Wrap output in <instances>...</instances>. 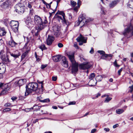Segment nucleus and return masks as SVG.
<instances>
[{"label": "nucleus", "instance_id": "nucleus-1", "mask_svg": "<svg viewBox=\"0 0 133 133\" xmlns=\"http://www.w3.org/2000/svg\"><path fill=\"white\" fill-rule=\"evenodd\" d=\"M38 85L36 83H30L26 87V90L25 92V96H27L29 94H32V92L35 91L37 93H41V91H39Z\"/></svg>", "mask_w": 133, "mask_h": 133}, {"label": "nucleus", "instance_id": "nucleus-2", "mask_svg": "<svg viewBox=\"0 0 133 133\" xmlns=\"http://www.w3.org/2000/svg\"><path fill=\"white\" fill-rule=\"evenodd\" d=\"M66 54L72 64V72L74 73L76 72L78 70V64L75 59L74 53L68 52L66 53Z\"/></svg>", "mask_w": 133, "mask_h": 133}, {"label": "nucleus", "instance_id": "nucleus-3", "mask_svg": "<svg viewBox=\"0 0 133 133\" xmlns=\"http://www.w3.org/2000/svg\"><path fill=\"white\" fill-rule=\"evenodd\" d=\"M93 19L88 17L85 14H82L78 18V24L81 28L87 24L90 21L93 20Z\"/></svg>", "mask_w": 133, "mask_h": 133}, {"label": "nucleus", "instance_id": "nucleus-4", "mask_svg": "<svg viewBox=\"0 0 133 133\" xmlns=\"http://www.w3.org/2000/svg\"><path fill=\"white\" fill-rule=\"evenodd\" d=\"M35 24L36 25V28L37 29L41 30L43 29L45 26V22H43L41 18L37 15L35 16L34 19Z\"/></svg>", "mask_w": 133, "mask_h": 133}, {"label": "nucleus", "instance_id": "nucleus-5", "mask_svg": "<svg viewBox=\"0 0 133 133\" xmlns=\"http://www.w3.org/2000/svg\"><path fill=\"white\" fill-rule=\"evenodd\" d=\"M132 31L131 35L133 36V26L130 23L127 26V27L124 29L123 34L125 36L127 37V38L129 37L130 36L129 34Z\"/></svg>", "mask_w": 133, "mask_h": 133}, {"label": "nucleus", "instance_id": "nucleus-6", "mask_svg": "<svg viewBox=\"0 0 133 133\" xmlns=\"http://www.w3.org/2000/svg\"><path fill=\"white\" fill-rule=\"evenodd\" d=\"M87 37L83 36L81 34L77 37L76 39L77 41L79 42V45H82L83 43H86L87 42Z\"/></svg>", "mask_w": 133, "mask_h": 133}, {"label": "nucleus", "instance_id": "nucleus-7", "mask_svg": "<svg viewBox=\"0 0 133 133\" xmlns=\"http://www.w3.org/2000/svg\"><path fill=\"white\" fill-rule=\"evenodd\" d=\"M24 7L21 3L16 4L15 6V10L16 12L20 14L24 12Z\"/></svg>", "mask_w": 133, "mask_h": 133}, {"label": "nucleus", "instance_id": "nucleus-8", "mask_svg": "<svg viewBox=\"0 0 133 133\" xmlns=\"http://www.w3.org/2000/svg\"><path fill=\"white\" fill-rule=\"evenodd\" d=\"M91 65L90 64L89 62H87L81 64H80L78 65L79 68L81 69H88L91 66Z\"/></svg>", "mask_w": 133, "mask_h": 133}, {"label": "nucleus", "instance_id": "nucleus-9", "mask_svg": "<svg viewBox=\"0 0 133 133\" xmlns=\"http://www.w3.org/2000/svg\"><path fill=\"white\" fill-rule=\"evenodd\" d=\"M53 30L54 32V35L56 37H59L61 35V32L59 31V27L56 26H54L53 27Z\"/></svg>", "mask_w": 133, "mask_h": 133}, {"label": "nucleus", "instance_id": "nucleus-10", "mask_svg": "<svg viewBox=\"0 0 133 133\" xmlns=\"http://www.w3.org/2000/svg\"><path fill=\"white\" fill-rule=\"evenodd\" d=\"M4 51L3 50H2L0 54L1 55V59L4 62H9V59L7 57H6L4 54Z\"/></svg>", "mask_w": 133, "mask_h": 133}, {"label": "nucleus", "instance_id": "nucleus-11", "mask_svg": "<svg viewBox=\"0 0 133 133\" xmlns=\"http://www.w3.org/2000/svg\"><path fill=\"white\" fill-rule=\"evenodd\" d=\"M54 40V37L48 35L46 40V44L48 45H51Z\"/></svg>", "mask_w": 133, "mask_h": 133}, {"label": "nucleus", "instance_id": "nucleus-12", "mask_svg": "<svg viewBox=\"0 0 133 133\" xmlns=\"http://www.w3.org/2000/svg\"><path fill=\"white\" fill-rule=\"evenodd\" d=\"M26 82V79H20L15 82L14 84L16 85L18 84L19 87L22 86Z\"/></svg>", "mask_w": 133, "mask_h": 133}, {"label": "nucleus", "instance_id": "nucleus-13", "mask_svg": "<svg viewBox=\"0 0 133 133\" xmlns=\"http://www.w3.org/2000/svg\"><path fill=\"white\" fill-rule=\"evenodd\" d=\"M56 14H58V15H60L62 16L63 18V21L65 23L66 25H67L68 23V21L66 20L65 18V15L64 13L62 11H58Z\"/></svg>", "mask_w": 133, "mask_h": 133}, {"label": "nucleus", "instance_id": "nucleus-14", "mask_svg": "<svg viewBox=\"0 0 133 133\" xmlns=\"http://www.w3.org/2000/svg\"><path fill=\"white\" fill-rule=\"evenodd\" d=\"M97 83V81L96 79H90L88 84L89 86L91 87L95 86L96 85Z\"/></svg>", "mask_w": 133, "mask_h": 133}, {"label": "nucleus", "instance_id": "nucleus-15", "mask_svg": "<svg viewBox=\"0 0 133 133\" xmlns=\"http://www.w3.org/2000/svg\"><path fill=\"white\" fill-rule=\"evenodd\" d=\"M62 65L64 67L67 68L68 66V62L65 57H63L62 58Z\"/></svg>", "mask_w": 133, "mask_h": 133}, {"label": "nucleus", "instance_id": "nucleus-16", "mask_svg": "<svg viewBox=\"0 0 133 133\" xmlns=\"http://www.w3.org/2000/svg\"><path fill=\"white\" fill-rule=\"evenodd\" d=\"M4 65H1L0 66V74H1V78L3 77L2 74L4 73L5 71V68Z\"/></svg>", "mask_w": 133, "mask_h": 133}, {"label": "nucleus", "instance_id": "nucleus-17", "mask_svg": "<svg viewBox=\"0 0 133 133\" xmlns=\"http://www.w3.org/2000/svg\"><path fill=\"white\" fill-rule=\"evenodd\" d=\"M11 0H6L5 2L3 3V7L6 8L8 7L10 4Z\"/></svg>", "mask_w": 133, "mask_h": 133}, {"label": "nucleus", "instance_id": "nucleus-18", "mask_svg": "<svg viewBox=\"0 0 133 133\" xmlns=\"http://www.w3.org/2000/svg\"><path fill=\"white\" fill-rule=\"evenodd\" d=\"M118 3L117 0H115L112 1L109 4V6L111 8H113L115 5H116Z\"/></svg>", "mask_w": 133, "mask_h": 133}, {"label": "nucleus", "instance_id": "nucleus-19", "mask_svg": "<svg viewBox=\"0 0 133 133\" xmlns=\"http://www.w3.org/2000/svg\"><path fill=\"white\" fill-rule=\"evenodd\" d=\"M6 33V31L5 30L4 28H2L0 29V36H3L5 35Z\"/></svg>", "mask_w": 133, "mask_h": 133}, {"label": "nucleus", "instance_id": "nucleus-20", "mask_svg": "<svg viewBox=\"0 0 133 133\" xmlns=\"http://www.w3.org/2000/svg\"><path fill=\"white\" fill-rule=\"evenodd\" d=\"M19 25L18 22L16 21H12L11 22L10 25L12 27L14 26L15 25Z\"/></svg>", "mask_w": 133, "mask_h": 133}, {"label": "nucleus", "instance_id": "nucleus-21", "mask_svg": "<svg viewBox=\"0 0 133 133\" xmlns=\"http://www.w3.org/2000/svg\"><path fill=\"white\" fill-rule=\"evenodd\" d=\"M39 30H40L39 29H37L35 27V29L32 31V32L33 34H34L36 36H37L38 35Z\"/></svg>", "mask_w": 133, "mask_h": 133}, {"label": "nucleus", "instance_id": "nucleus-22", "mask_svg": "<svg viewBox=\"0 0 133 133\" xmlns=\"http://www.w3.org/2000/svg\"><path fill=\"white\" fill-rule=\"evenodd\" d=\"M29 51V50L28 49L22 55L21 59V60H23V59L27 56Z\"/></svg>", "mask_w": 133, "mask_h": 133}, {"label": "nucleus", "instance_id": "nucleus-23", "mask_svg": "<svg viewBox=\"0 0 133 133\" xmlns=\"http://www.w3.org/2000/svg\"><path fill=\"white\" fill-rule=\"evenodd\" d=\"M56 18L59 22L61 20L62 22H63L64 23H65L63 21V17H62V16L60 15H57L56 14Z\"/></svg>", "mask_w": 133, "mask_h": 133}, {"label": "nucleus", "instance_id": "nucleus-24", "mask_svg": "<svg viewBox=\"0 0 133 133\" xmlns=\"http://www.w3.org/2000/svg\"><path fill=\"white\" fill-rule=\"evenodd\" d=\"M124 110L123 109H118L116 110V113L118 114H122L124 112Z\"/></svg>", "mask_w": 133, "mask_h": 133}, {"label": "nucleus", "instance_id": "nucleus-25", "mask_svg": "<svg viewBox=\"0 0 133 133\" xmlns=\"http://www.w3.org/2000/svg\"><path fill=\"white\" fill-rule=\"evenodd\" d=\"M52 59L55 62H57L59 61V57L58 56H54L52 57Z\"/></svg>", "mask_w": 133, "mask_h": 133}, {"label": "nucleus", "instance_id": "nucleus-26", "mask_svg": "<svg viewBox=\"0 0 133 133\" xmlns=\"http://www.w3.org/2000/svg\"><path fill=\"white\" fill-rule=\"evenodd\" d=\"M103 77L101 75H98L97 76L96 78H95L97 81H101Z\"/></svg>", "mask_w": 133, "mask_h": 133}, {"label": "nucleus", "instance_id": "nucleus-27", "mask_svg": "<svg viewBox=\"0 0 133 133\" xmlns=\"http://www.w3.org/2000/svg\"><path fill=\"white\" fill-rule=\"evenodd\" d=\"M19 25H15L14 26H12V28L13 30L15 32H16L18 31V27Z\"/></svg>", "mask_w": 133, "mask_h": 133}, {"label": "nucleus", "instance_id": "nucleus-28", "mask_svg": "<svg viewBox=\"0 0 133 133\" xmlns=\"http://www.w3.org/2000/svg\"><path fill=\"white\" fill-rule=\"evenodd\" d=\"M9 44L11 46L13 47L14 46L16 43L13 40H11L9 42Z\"/></svg>", "mask_w": 133, "mask_h": 133}, {"label": "nucleus", "instance_id": "nucleus-29", "mask_svg": "<svg viewBox=\"0 0 133 133\" xmlns=\"http://www.w3.org/2000/svg\"><path fill=\"white\" fill-rule=\"evenodd\" d=\"M9 89L8 88H5L3 89L1 93V94H4L8 91Z\"/></svg>", "mask_w": 133, "mask_h": 133}, {"label": "nucleus", "instance_id": "nucleus-30", "mask_svg": "<svg viewBox=\"0 0 133 133\" xmlns=\"http://www.w3.org/2000/svg\"><path fill=\"white\" fill-rule=\"evenodd\" d=\"M11 56H12L15 58H17L18 57L21 55V54L18 52V54H10Z\"/></svg>", "mask_w": 133, "mask_h": 133}, {"label": "nucleus", "instance_id": "nucleus-31", "mask_svg": "<svg viewBox=\"0 0 133 133\" xmlns=\"http://www.w3.org/2000/svg\"><path fill=\"white\" fill-rule=\"evenodd\" d=\"M106 11L105 8L103 7H102L101 8V13L102 14L105 15V14Z\"/></svg>", "mask_w": 133, "mask_h": 133}, {"label": "nucleus", "instance_id": "nucleus-32", "mask_svg": "<svg viewBox=\"0 0 133 133\" xmlns=\"http://www.w3.org/2000/svg\"><path fill=\"white\" fill-rule=\"evenodd\" d=\"M39 48L41 49L42 51L46 49V48L45 47V45L44 44L41 45L39 47Z\"/></svg>", "mask_w": 133, "mask_h": 133}, {"label": "nucleus", "instance_id": "nucleus-33", "mask_svg": "<svg viewBox=\"0 0 133 133\" xmlns=\"http://www.w3.org/2000/svg\"><path fill=\"white\" fill-rule=\"evenodd\" d=\"M112 99V98L108 97H107L105 98V100L104 101L105 103H108Z\"/></svg>", "mask_w": 133, "mask_h": 133}, {"label": "nucleus", "instance_id": "nucleus-34", "mask_svg": "<svg viewBox=\"0 0 133 133\" xmlns=\"http://www.w3.org/2000/svg\"><path fill=\"white\" fill-rule=\"evenodd\" d=\"M70 3L72 6L73 7L75 6L77 4L76 3L75 1L73 0L71 1Z\"/></svg>", "mask_w": 133, "mask_h": 133}, {"label": "nucleus", "instance_id": "nucleus-35", "mask_svg": "<svg viewBox=\"0 0 133 133\" xmlns=\"http://www.w3.org/2000/svg\"><path fill=\"white\" fill-rule=\"evenodd\" d=\"M50 101V100L49 98H46L43 100L41 101V102L42 103H47L48 102Z\"/></svg>", "mask_w": 133, "mask_h": 133}, {"label": "nucleus", "instance_id": "nucleus-36", "mask_svg": "<svg viewBox=\"0 0 133 133\" xmlns=\"http://www.w3.org/2000/svg\"><path fill=\"white\" fill-rule=\"evenodd\" d=\"M95 76L94 73H92L91 74L89 77V79H93Z\"/></svg>", "mask_w": 133, "mask_h": 133}, {"label": "nucleus", "instance_id": "nucleus-37", "mask_svg": "<svg viewBox=\"0 0 133 133\" xmlns=\"http://www.w3.org/2000/svg\"><path fill=\"white\" fill-rule=\"evenodd\" d=\"M107 55V54H106L105 53H104V54L102 55L101 58L102 59H105L106 58L108 57Z\"/></svg>", "mask_w": 133, "mask_h": 133}, {"label": "nucleus", "instance_id": "nucleus-38", "mask_svg": "<svg viewBox=\"0 0 133 133\" xmlns=\"http://www.w3.org/2000/svg\"><path fill=\"white\" fill-rule=\"evenodd\" d=\"M32 108H34V109H35L36 110H39L41 108V107L35 105Z\"/></svg>", "mask_w": 133, "mask_h": 133}, {"label": "nucleus", "instance_id": "nucleus-39", "mask_svg": "<svg viewBox=\"0 0 133 133\" xmlns=\"http://www.w3.org/2000/svg\"><path fill=\"white\" fill-rule=\"evenodd\" d=\"M29 14L31 15H33L34 14V12L33 9H31L30 10Z\"/></svg>", "mask_w": 133, "mask_h": 133}, {"label": "nucleus", "instance_id": "nucleus-40", "mask_svg": "<svg viewBox=\"0 0 133 133\" xmlns=\"http://www.w3.org/2000/svg\"><path fill=\"white\" fill-rule=\"evenodd\" d=\"M34 109V108H33L32 107L30 108H26L24 110L26 112H28L31 110Z\"/></svg>", "mask_w": 133, "mask_h": 133}, {"label": "nucleus", "instance_id": "nucleus-41", "mask_svg": "<svg viewBox=\"0 0 133 133\" xmlns=\"http://www.w3.org/2000/svg\"><path fill=\"white\" fill-rule=\"evenodd\" d=\"M11 109L10 108H6L3 110V112H5L6 111H9L11 110Z\"/></svg>", "mask_w": 133, "mask_h": 133}, {"label": "nucleus", "instance_id": "nucleus-42", "mask_svg": "<svg viewBox=\"0 0 133 133\" xmlns=\"http://www.w3.org/2000/svg\"><path fill=\"white\" fill-rule=\"evenodd\" d=\"M98 53L100 54L101 55H103L105 53L104 51L102 50H98L97 51Z\"/></svg>", "mask_w": 133, "mask_h": 133}, {"label": "nucleus", "instance_id": "nucleus-43", "mask_svg": "<svg viewBox=\"0 0 133 133\" xmlns=\"http://www.w3.org/2000/svg\"><path fill=\"white\" fill-rule=\"evenodd\" d=\"M37 100L41 102V101L42 100L43 98L41 96H38L37 97Z\"/></svg>", "mask_w": 133, "mask_h": 133}, {"label": "nucleus", "instance_id": "nucleus-44", "mask_svg": "<svg viewBox=\"0 0 133 133\" xmlns=\"http://www.w3.org/2000/svg\"><path fill=\"white\" fill-rule=\"evenodd\" d=\"M77 4L78 7H80V6L81 4V2L80 0H78Z\"/></svg>", "mask_w": 133, "mask_h": 133}, {"label": "nucleus", "instance_id": "nucleus-45", "mask_svg": "<svg viewBox=\"0 0 133 133\" xmlns=\"http://www.w3.org/2000/svg\"><path fill=\"white\" fill-rule=\"evenodd\" d=\"M101 95V94L100 93H98L95 97H93L92 98L93 99H95L96 98H97L99 96H100Z\"/></svg>", "mask_w": 133, "mask_h": 133}, {"label": "nucleus", "instance_id": "nucleus-46", "mask_svg": "<svg viewBox=\"0 0 133 133\" xmlns=\"http://www.w3.org/2000/svg\"><path fill=\"white\" fill-rule=\"evenodd\" d=\"M11 105V104L9 103H6L5 104L4 106L5 107H9Z\"/></svg>", "mask_w": 133, "mask_h": 133}, {"label": "nucleus", "instance_id": "nucleus-47", "mask_svg": "<svg viewBox=\"0 0 133 133\" xmlns=\"http://www.w3.org/2000/svg\"><path fill=\"white\" fill-rule=\"evenodd\" d=\"M39 84H40L41 85V91L43 90V82L41 81L40 82H39Z\"/></svg>", "mask_w": 133, "mask_h": 133}, {"label": "nucleus", "instance_id": "nucleus-48", "mask_svg": "<svg viewBox=\"0 0 133 133\" xmlns=\"http://www.w3.org/2000/svg\"><path fill=\"white\" fill-rule=\"evenodd\" d=\"M52 78L53 81H56L57 77L56 76H53Z\"/></svg>", "mask_w": 133, "mask_h": 133}, {"label": "nucleus", "instance_id": "nucleus-49", "mask_svg": "<svg viewBox=\"0 0 133 133\" xmlns=\"http://www.w3.org/2000/svg\"><path fill=\"white\" fill-rule=\"evenodd\" d=\"M129 88L130 89V90L129 91V92H132L133 91V85L130 86L129 87Z\"/></svg>", "mask_w": 133, "mask_h": 133}, {"label": "nucleus", "instance_id": "nucleus-50", "mask_svg": "<svg viewBox=\"0 0 133 133\" xmlns=\"http://www.w3.org/2000/svg\"><path fill=\"white\" fill-rule=\"evenodd\" d=\"M130 3V5H131L132 6H129V7L130 8H133V0H132V1L131 2H129Z\"/></svg>", "mask_w": 133, "mask_h": 133}, {"label": "nucleus", "instance_id": "nucleus-51", "mask_svg": "<svg viewBox=\"0 0 133 133\" xmlns=\"http://www.w3.org/2000/svg\"><path fill=\"white\" fill-rule=\"evenodd\" d=\"M74 46L76 49H78V46L77 45V43H74Z\"/></svg>", "mask_w": 133, "mask_h": 133}, {"label": "nucleus", "instance_id": "nucleus-52", "mask_svg": "<svg viewBox=\"0 0 133 133\" xmlns=\"http://www.w3.org/2000/svg\"><path fill=\"white\" fill-rule=\"evenodd\" d=\"M28 7L30 8H31L32 6L31 4V3L30 2H29L27 4Z\"/></svg>", "mask_w": 133, "mask_h": 133}, {"label": "nucleus", "instance_id": "nucleus-53", "mask_svg": "<svg viewBox=\"0 0 133 133\" xmlns=\"http://www.w3.org/2000/svg\"><path fill=\"white\" fill-rule=\"evenodd\" d=\"M58 46L59 48H62L63 46L62 44L61 43H59L58 44Z\"/></svg>", "mask_w": 133, "mask_h": 133}, {"label": "nucleus", "instance_id": "nucleus-54", "mask_svg": "<svg viewBox=\"0 0 133 133\" xmlns=\"http://www.w3.org/2000/svg\"><path fill=\"white\" fill-rule=\"evenodd\" d=\"M123 69V68H121L118 71V74L119 75H121V73Z\"/></svg>", "mask_w": 133, "mask_h": 133}, {"label": "nucleus", "instance_id": "nucleus-55", "mask_svg": "<svg viewBox=\"0 0 133 133\" xmlns=\"http://www.w3.org/2000/svg\"><path fill=\"white\" fill-rule=\"evenodd\" d=\"M79 7H78V6H76L75 7L74 9V10L76 12H77L78 9Z\"/></svg>", "mask_w": 133, "mask_h": 133}, {"label": "nucleus", "instance_id": "nucleus-56", "mask_svg": "<svg viewBox=\"0 0 133 133\" xmlns=\"http://www.w3.org/2000/svg\"><path fill=\"white\" fill-rule=\"evenodd\" d=\"M17 98L16 97H11V99L13 101H14Z\"/></svg>", "mask_w": 133, "mask_h": 133}, {"label": "nucleus", "instance_id": "nucleus-57", "mask_svg": "<svg viewBox=\"0 0 133 133\" xmlns=\"http://www.w3.org/2000/svg\"><path fill=\"white\" fill-rule=\"evenodd\" d=\"M47 65H42L41 66V68L42 69H43L45 68L47 66Z\"/></svg>", "mask_w": 133, "mask_h": 133}, {"label": "nucleus", "instance_id": "nucleus-58", "mask_svg": "<svg viewBox=\"0 0 133 133\" xmlns=\"http://www.w3.org/2000/svg\"><path fill=\"white\" fill-rule=\"evenodd\" d=\"M68 15L69 16V18L70 19H72V14L70 13H69L68 14Z\"/></svg>", "mask_w": 133, "mask_h": 133}, {"label": "nucleus", "instance_id": "nucleus-59", "mask_svg": "<svg viewBox=\"0 0 133 133\" xmlns=\"http://www.w3.org/2000/svg\"><path fill=\"white\" fill-rule=\"evenodd\" d=\"M97 129H94L91 130V133H94L96 131Z\"/></svg>", "mask_w": 133, "mask_h": 133}, {"label": "nucleus", "instance_id": "nucleus-60", "mask_svg": "<svg viewBox=\"0 0 133 133\" xmlns=\"http://www.w3.org/2000/svg\"><path fill=\"white\" fill-rule=\"evenodd\" d=\"M76 102H75L74 101V102H70L69 103V105H73L74 104H75Z\"/></svg>", "mask_w": 133, "mask_h": 133}, {"label": "nucleus", "instance_id": "nucleus-61", "mask_svg": "<svg viewBox=\"0 0 133 133\" xmlns=\"http://www.w3.org/2000/svg\"><path fill=\"white\" fill-rule=\"evenodd\" d=\"M118 126V124H117L114 125L113 126V128H115L117 127Z\"/></svg>", "mask_w": 133, "mask_h": 133}, {"label": "nucleus", "instance_id": "nucleus-62", "mask_svg": "<svg viewBox=\"0 0 133 133\" xmlns=\"http://www.w3.org/2000/svg\"><path fill=\"white\" fill-rule=\"evenodd\" d=\"M94 52V49L92 48H91V50L90 51V52L91 54H93Z\"/></svg>", "mask_w": 133, "mask_h": 133}, {"label": "nucleus", "instance_id": "nucleus-63", "mask_svg": "<svg viewBox=\"0 0 133 133\" xmlns=\"http://www.w3.org/2000/svg\"><path fill=\"white\" fill-rule=\"evenodd\" d=\"M104 130L106 132H108L110 130L109 129L107 128H104Z\"/></svg>", "mask_w": 133, "mask_h": 133}, {"label": "nucleus", "instance_id": "nucleus-64", "mask_svg": "<svg viewBox=\"0 0 133 133\" xmlns=\"http://www.w3.org/2000/svg\"><path fill=\"white\" fill-rule=\"evenodd\" d=\"M38 121V119H36L35 121H33V123H35L36 122H37Z\"/></svg>", "mask_w": 133, "mask_h": 133}]
</instances>
